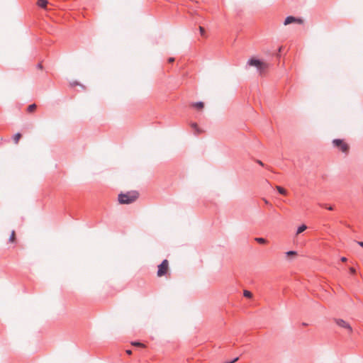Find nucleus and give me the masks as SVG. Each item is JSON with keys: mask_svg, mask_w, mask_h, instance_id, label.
<instances>
[{"mask_svg": "<svg viewBox=\"0 0 363 363\" xmlns=\"http://www.w3.org/2000/svg\"><path fill=\"white\" fill-rule=\"evenodd\" d=\"M259 164L263 166V163L261 161H258Z\"/></svg>", "mask_w": 363, "mask_h": 363, "instance_id": "nucleus-27", "label": "nucleus"}, {"mask_svg": "<svg viewBox=\"0 0 363 363\" xmlns=\"http://www.w3.org/2000/svg\"><path fill=\"white\" fill-rule=\"evenodd\" d=\"M328 210L332 211V210H333V208L332 206H329V207L328 208Z\"/></svg>", "mask_w": 363, "mask_h": 363, "instance_id": "nucleus-26", "label": "nucleus"}, {"mask_svg": "<svg viewBox=\"0 0 363 363\" xmlns=\"http://www.w3.org/2000/svg\"><path fill=\"white\" fill-rule=\"evenodd\" d=\"M36 105L35 104H30L28 106V111L31 113L36 109Z\"/></svg>", "mask_w": 363, "mask_h": 363, "instance_id": "nucleus-14", "label": "nucleus"}, {"mask_svg": "<svg viewBox=\"0 0 363 363\" xmlns=\"http://www.w3.org/2000/svg\"><path fill=\"white\" fill-rule=\"evenodd\" d=\"M21 137H22V135H21V133H16V134H15V135H13V138L14 143H15V144H18V142H19V140H20V139L21 138Z\"/></svg>", "mask_w": 363, "mask_h": 363, "instance_id": "nucleus-9", "label": "nucleus"}, {"mask_svg": "<svg viewBox=\"0 0 363 363\" xmlns=\"http://www.w3.org/2000/svg\"><path fill=\"white\" fill-rule=\"evenodd\" d=\"M48 1L47 0H38V5L40 6V7H42V8H45L47 4H48Z\"/></svg>", "mask_w": 363, "mask_h": 363, "instance_id": "nucleus-8", "label": "nucleus"}, {"mask_svg": "<svg viewBox=\"0 0 363 363\" xmlns=\"http://www.w3.org/2000/svg\"><path fill=\"white\" fill-rule=\"evenodd\" d=\"M294 23H298V24H303L304 23V21H303V19L300 18H296L294 16H288L286 18V19L284 22V25L287 26V25H289V24Z\"/></svg>", "mask_w": 363, "mask_h": 363, "instance_id": "nucleus-5", "label": "nucleus"}, {"mask_svg": "<svg viewBox=\"0 0 363 363\" xmlns=\"http://www.w3.org/2000/svg\"><path fill=\"white\" fill-rule=\"evenodd\" d=\"M199 30H200L201 34L202 35H204V33H205V30H204V28H203V27L200 26V27H199Z\"/></svg>", "mask_w": 363, "mask_h": 363, "instance_id": "nucleus-18", "label": "nucleus"}, {"mask_svg": "<svg viewBox=\"0 0 363 363\" xmlns=\"http://www.w3.org/2000/svg\"><path fill=\"white\" fill-rule=\"evenodd\" d=\"M191 127H192L193 128H195L196 130H197V128H198V126H197V124H196V123H192V124H191Z\"/></svg>", "mask_w": 363, "mask_h": 363, "instance_id": "nucleus-19", "label": "nucleus"}, {"mask_svg": "<svg viewBox=\"0 0 363 363\" xmlns=\"http://www.w3.org/2000/svg\"><path fill=\"white\" fill-rule=\"evenodd\" d=\"M277 190L281 194L286 195V190L284 189L283 187L280 186H276Z\"/></svg>", "mask_w": 363, "mask_h": 363, "instance_id": "nucleus-11", "label": "nucleus"}, {"mask_svg": "<svg viewBox=\"0 0 363 363\" xmlns=\"http://www.w3.org/2000/svg\"><path fill=\"white\" fill-rule=\"evenodd\" d=\"M249 66L255 67L260 74H263L269 67L268 63L259 60L255 57H252L247 61Z\"/></svg>", "mask_w": 363, "mask_h": 363, "instance_id": "nucleus-1", "label": "nucleus"}, {"mask_svg": "<svg viewBox=\"0 0 363 363\" xmlns=\"http://www.w3.org/2000/svg\"><path fill=\"white\" fill-rule=\"evenodd\" d=\"M341 261L342 262H346L347 261V258L343 257L341 258Z\"/></svg>", "mask_w": 363, "mask_h": 363, "instance_id": "nucleus-24", "label": "nucleus"}, {"mask_svg": "<svg viewBox=\"0 0 363 363\" xmlns=\"http://www.w3.org/2000/svg\"><path fill=\"white\" fill-rule=\"evenodd\" d=\"M357 244L361 246L362 247H363V242L362 241H358L357 242Z\"/></svg>", "mask_w": 363, "mask_h": 363, "instance_id": "nucleus-22", "label": "nucleus"}, {"mask_svg": "<svg viewBox=\"0 0 363 363\" xmlns=\"http://www.w3.org/2000/svg\"><path fill=\"white\" fill-rule=\"evenodd\" d=\"M193 106L197 109H202L204 106V104L203 102H197V103L194 104Z\"/></svg>", "mask_w": 363, "mask_h": 363, "instance_id": "nucleus-13", "label": "nucleus"}, {"mask_svg": "<svg viewBox=\"0 0 363 363\" xmlns=\"http://www.w3.org/2000/svg\"><path fill=\"white\" fill-rule=\"evenodd\" d=\"M169 272V262L167 259L162 261V262L158 266V270L157 275L159 277L167 275Z\"/></svg>", "mask_w": 363, "mask_h": 363, "instance_id": "nucleus-4", "label": "nucleus"}, {"mask_svg": "<svg viewBox=\"0 0 363 363\" xmlns=\"http://www.w3.org/2000/svg\"><path fill=\"white\" fill-rule=\"evenodd\" d=\"M286 256L289 260H291L297 256V252L296 251H288L286 252Z\"/></svg>", "mask_w": 363, "mask_h": 363, "instance_id": "nucleus-7", "label": "nucleus"}, {"mask_svg": "<svg viewBox=\"0 0 363 363\" xmlns=\"http://www.w3.org/2000/svg\"><path fill=\"white\" fill-rule=\"evenodd\" d=\"M225 363H232V362H225Z\"/></svg>", "mask_w": 363, "mask_h": 363, "instance_id": "nucleus-28", "label": "nucleus"}, {"mask_svg": "<svg viewBox=\"0 0 363 363\" xmlns=\"http://www.w3.org/2000/svg\"><path fill=\"white\" fill-rule=\"evenodd\" d=\"M306 229H307V226L306 225H302L300 227H298V228L297 229L296 234L298 235V234L303 233Z\"/></svg>", "mask_w": 363, "mask_h": 363, "instance_id": "nucleus-12", "label": "nucleus"}, {"mask_svg": "<svg viewBox=\"0 0 363 363\" xmlns=\"http://www.w3.org/2000/svg\"><path fill=\"white\" fill-rule=\"evenodd\" d=\"M238 360V357H236V358H235V359H232L231 362H232V363H234V362H237Z\"/></svg>", "mask_w": 363, "mask_h": 363, "instance_id": "nucleus-23", "label": "nucleus"}, {"mask_svg": "<svg viewBox=\"0 0 363 363\" xmlns=\"http://www.w3.org/2000/svg\"><path fill=\"white\" fill-rule=\"evenodd\" d=\"M335 322L338 326L347 329L350 333L352 332L350 325L343 319L337 318L335 319Z\"/></svg>", "mask_w": 363, "mask_h": 363, "instance_id": "nucleus-6", "label": "nucleus"}, {"mask_svg": "<svg viewBox=\"0 0 363 363\" xmlns=\"http://www.w3.org/2000/svg\"><path fill=\"white\" fill-rule=\"evenodd\" d=\"M9 242L11 243H15L16 242V233L14 230L11 231L10 238H9Z\"/></svg>", "mask_w": 363, "mask_h": 363, "instance_id": "nucleus-10", "label": "nucleus"}, {"mask_svg": "<svg viewBox=\"0 0 363 363\" xmlns=\"http://www.w3.org/2000/svg\"><path fill=\"white\" fill-rule=\"evenodd\" d=\"M131 345L133 346H135V347H145L144 344L139 342H132Z\"/></svg>", "mask_w": 363, "mask_h": 363, "instance_id": "nucleus-17", "label": "nucleus"}, {"mask_svg": "<svg viewBox=\"0 0 363 363\" xmlns=\"http://www.w3.org/2000/svg\"><path fill=\"white\" fill-rule=\"evenodd\" d=\"M126 353H127L128 354H132V351H131V350H126Z\"/></svg>", "mask_w": 363, "mask_h": 363, "instance_id": "nucleus-25", "label": "nucleus"}, {"mask_svg": "<svg viewBox=\"0 0 363 363\" xmlns=\"http://www.w3.org/2000/svg\"><path fill=\"white\" fill-rule=\"evenodd\" d=\"M334 147L338 148L341 152L347 153L350 150L349 145L344 140L340 139H335L333 140Z\"/></svg>", "mask_w": 363, "mask_h": 363, "instance_id": "nucleus-3", "label": "nucleus"}, {"mask_svg": "<svg viewBox=\"0 0 363 363\" xmlns=\"http://www.w3.org/2000/svg\"><path fill=\"white\" fill-rule=\"evenodd\" d=\"M255 240L260 244H265L267 243V240L262 238H256Z\"/></svg>", "mask_w": 363, "mask_h": 363, "instance_id": "nucleus-16", "label": "nucleus"}, {"mask_svg": "<svg viewBox=\"0 0 363 363\" xmlns=\"http://www.w3.org/2000/svg\"><path fill=\"white\" fill-rule=\"evenodd\" d=\"M243 295L246 298H252V294L250 291H247V290H244Z\"/></svg>", "mask_w": 363, "mask_h": 363, "instance_id": "nucleus-15", "label": "nucleus"}, {"mask_svg": "<svg viewBox=\"0 0 363 363\" xmlns=\"http://www.w3.org/2000/svg\"><path fill=\"white\" fill-rule=\"evenodd\" d=\"M174 61V57H169L168 59V62H170V63L173 62Z\"/></svg>", "mask_w": 363, "mask_h": 363, "instance_id": "nucleus-20", "label": "nucleus"}, {"mask_svg": "<svg viewBox=\"0 0 363 363\" xmlns=\"http://www.w3.org/2000/svg\"><path fill=\"white\" fill-rule=\"evenodd\" d=\"M138 198V193L137 191H130L119 194L118 201L121 204H129L134 202Z\"/></svg>", "mask_w": 363, "mask_h": 363, "instance_id": "nucleus-2", "label": "nucleus"}, {"mask_svg": "<svg viewBox=\"0 0 363 363\" xmlns=\"http://www.w3.org/2000/svg\"><path fill=\"white\" fill-rule=\"evenodd\" d=\"M350 271L352 274H354L356 272L355 269L353 267H351L350 269Z\"/></svg>", "mask_w": 363, "mask_h": 363, "instance_id": "nucleus-21", "label": "nucleus"}]
</instances>
